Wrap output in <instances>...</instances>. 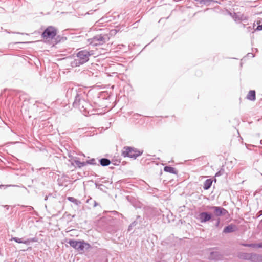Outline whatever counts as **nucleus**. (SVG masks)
<instances>
[{"instance_id": "2f4dec72", "label": "nucleus", "mask_w": 262, "mask_h": 262, "mask_svg": "<svg viewBox=\"0 0 262 262\" xmlns=\"http://www.w3.org/2000/svg\"><path fill=\"white\" fill-rule=\"evenodd\" d=\"M195 1L199 2L200 4H201L202 0H194Z\"/></svg>"}, {"instance_id": "5701e85b", "label": "nucleus", "mask_w": 262, "mask_h": 262, "mask_svg": "<svg viewBox=\"0 0 262 262\" xmlns=\"http://www.w3.org/2000/svg\"><path fill=\"white\" fill-rule=\"evenodd\" d=\"M88 105V103L85 101V103H81V104L80 105V108H79L80 109L84 108V110H86L87 109L86 106Z\"/></svg>"}, {"instance_id": "20e7f679", "label": "nucleus", "mask_w": 262, "mask_h": 262, "mask_svg": "<svg viewBox=\"0 0 262 262\" xmlns=\"http://www.w3.org/2000/svg\"><path fill=\"white\" fill-rule=\"evenodd\" d=\"M57 29L53 26H50L45 29L42 33L41 36L43 38L52 39L57 35Z\"/></svg>"}, {"instance_id": "f8f14e48", "label": "nucleus", "mask_w": 262, "mask_h": 262, "mask_svg": "<svg viewBox=\"0 0 262 262\" xmlns=\"http://www.w3.org/2000/svg\"><path fill=\"white\" fill-rule=\"evenodd\" d=\"M246 98L249 100L254 101L256 99L255 91L254 90H250L247 94Z\"/></svg>"}, {"instance_id": "4be33fe9", "label": "nucleus", "mask_w": 262, "mask_h": 262, "mask_svg": "<svg viewBox=\"0 0 262 262\" xmlns=\"http://www.w3.org/2000/svg\"><path fill=\"white\" fill-rule=\"evenodd\" d=\"M213 2V0H202L201 4L208 6L211 2Z\"/></svg>"}, {"instance_id": "bb28decb", "label": "nucleus", "mask_w": 262, "mask_h": 262, "mask_svg": "<svg viewBox=\"0 0 262 262\" xmlns=\"http://www.w3.org/2000/svg\"><path fill=\"white\" fill-rule=\"evenodd\" d=\"M256 248H262V243L256 244Z\"/></svg>"}, {"instance_id": "c756f323", "label": "nucleus", "mask_w": 262, "mask_h": 262, "mask_svg": "<svg viewBox=\"0 0 262 262\" xmlns=\"http://www.w3.org/2000/svg\"><path fill=\"white\" fill-rule=\"evenodd\" d=\"M93 161H95V159H93L91 160V162H90V164H93Z\"/></svg>"}, {"instance_id": "ddd939ff", "label": "nucleus", "mask_w": 262, "mask_h": 262, "mask_svg": "<svg viewBox=\"0 0 262 262\" xmlns=\"http://www.w3.org/2000/svg\"><path fill=\"white\" fill-rule=\"evenodd\" d=\"M164 171L170 173L177 174L178 171L173 167L170 166H165L164 167Z\"/></svg>"}, {"instance_id": "f3484780", "label": "nucleus", "mask_w": 262, "mask_h": 262, "mask_svg": "<svg viewBox=\"0 0 262 262\" xmlns=\"http://www.w3.org/2000/svg\"><path fill=\"white\" fill-rule=\"evenodd\" d=\"M99 161H100V163L101 165H102V166H108L111 163L110 160L106 158L101 159L99 160Z\"/></svg>"}, {"instance_id": "7c9ffc66", "label": "nucleus", "mask_w": 262, "mask_h": 262, "mask_svg": "<svg viewBox=\"0 0 262 262\" xmlns=\"http://www.w3.org/2000/svg\"><path fill=\"white\" fill-rule=\"evenodd\" d=\"M248 244H242V245L245 246V247H247V245H248Z\"/></svg>"}, {"instance_id": "9b49d317", "label": "nucleus", "mask_w": 262, "mask_h": 262, "mask_svg": "<svg viewBox=\"0 0 262 262\" xmlns=\"http://www.w3.org/2000/svg\"><path fill=\"white\" fill-rule=\"evenodd\" d=\"M250 260L252 262H262V255L251 254Z\"/></svg>"}, {"instance_id": "473e14b6", "label": "nucleus", "mask_w": 262, "mask_h": 262, "mask_svg": "<svg viewBox=\"0 0 262 262\" xmlns=\"http://www.w3.org/2000/svg\"><path fill=\"white\" fill-rule=\"evenodd\" d=\"M251 54L252 55V57H254L253 53H248V55Z\"/></svg>"}, {"instance_id": "7ed1b4c3", "label": "nucleus", "mask_w": 262, "mask_h": 262, "mask_svg": "<svg viewBox=\"0 0 262 262\" xmlns=\"http://www.w3.org/2000/svg\"><path fill=\"white\" fill-rule=\"evenodd\" d=\"M89 52L86 50H82L77 54V58L75 59V64H83L88 61L90 56Z\"/></svg>"}, {"instance_id": "c9c22d12", "label": "nucleus", "mask_w": 262, "mask_h": 262, "mask_svg": "<svg viewBox=\"0 0 262 262\" xmlns=\"http://www.w3.org/2000/svg\"><path fill=\"white\" fill-rule=\"evenodd\" d=\"M3 52L1 50H0V53H3Z\"/></svg>"}, {"instance_id": "e433bc0d", "label": "nucleus", "mask_w": 262, "mask_h": 262, "mask_svg": "<svg viewBox=\"0 0 262 262\" xmlns=\"http://www.w3.org/2000/svg\"><path fill=\"white\" fill-rule=\"evenodd\" d=\"M260 213H262V211H260L259 212Z\"/></svg>"}, {"instance_id": "1a4fd4ad", "label": "nucleus", "mask_w": 262, "mask_h": 262, "mask_svg": "<svg viewBox=\"0 0 262 262\" xmlns=\"http://www.w3.org/2000/svg\"><path fill=\"white\" fill-rule=\"evenodd\" d=\"M82 103H85V100L84 99H82L80 95L77 94L75 96L73 105L75 107L80 108V105Z\"/></svg>"}, {"instance_id": "393cba45", "label": "nucleus", "mask_w": 262, "mask_h": 262, "mask_svg": "<svg viewBox=\"0 0 262 262\" xmlns=\"http://www.w3.org/2000/svg\"><path fill=\"white\" fill-rule=\"evenodd\" d=\"M248 247L256 248V244H249L247 245Z\"/></svg>"}, {"instance_id": "4c0bfd02", "label": "nucleus", "mask_w": 262, "mask_h": 262, "mask_svg": "<svg viewBox=\"0 0 262 262\" xmlns=\"http://www.w3.org/2000/svg\"><path fill=\"white\" fill-rule=\"evenodd\" d=\"M260 213H262V211H260L259 212Z\"/></svg>"}, {"instance_id": "a211bd4d", "label": "nucleus", "mask_w": 262, "mask_h": 262, "mask_svg": "<svg viewBox=\"0 0 262 262\" xmlns=\"http://www.w3.org/2000/svg\"><path fill=\"white\" fill-rule=\"evenodd\" d=\"M67 199L69 201H70V202H72V203H74V204H75L76 205H79L81 203L80 201H79V200H78L76 199L75 198H74L73 197H72V196L68 197Z\"/></svg>"}, {"instance_id": "2eb2a0df", "label": "nucleus", "mask_w": 262, "mask_h": 262, "mask_svg": "<svg viewBox=\"0 0 262 262\" xmlns=\"http://www.w3.org/2000/svg\"><path fill=\"white\" fill-rule=\"evenodd\" d=\"M212 183V181L211 179L206 180L204 183L203 188L205 190L209 189L210 188Z\"/></svg>"}, {"instance_id": "b1692460", "label": "nucleus", "mask_w": 262, "mask_h": 262, "mask_svg": "<svg viewBox=\"0 0 262 262\" xmlns=\"http://www.w3.org/2000/svg\"><path fill=\"white\" fill-rule=\"evenodd\" d=\"M11 186V185H0V188H4L6 189L8 188V187Z\"/></svg>"}, {"instance_id": "39448f33", "label": "nucleus", "mask_w": 262, "mask_h": 262, "mask_svg": "<svg viewBox=\"0 0 262 262\" xmlns=\"http://www.w3.org/2000/svg\"><path fill=\"white\" fill-rule=\"evenodd\" d=\"M141 154L140 151L129 147H124L122 151V155L124 157H128L135 159L141 155Z\"/></svg>"}, {"instance_id": "423d86ee", "label": "nucleus", "mask_w": 262, "mask_h": 262, "mask_svg": "<svg viewBox=\"0 0 262 262\" xmlns=\"http://www.w3.org/2000/svg\"><path fill=\"white\" fill-rule=\"evenodd\" d=\"M208 208L210 210H212L213 211L214 215L216 216L226 215V214L228 213L227 210L221 207L209 206Z\"/></svg>"}, {"instance_id": "aec40b11", "label": "nucleus", "mask_w": 262, "mask_h": 262, "mask_svg": "<svg viewBox=\"0 0 262 262\" xmlns=\"http://www.w3.org/2000/svg\"><path fill=\"white\" fill-rule=\"evenodd\" d=\"M75 164L77 165L79 168L83 167L86 165V163L84 162H81L80 161H75Z\"/></svg>"}, {"instance_id": "0eeeda50", "label": "nucleus", "mask_w": 262, "mask_h": 262, "mask_svg": "<svg viewBox=\"0 0 262 262\" xmlns=\"http://www.w3.org/2000/svg\"><path fill=\"white\" fill-rule=\"evenodd\" d=\"M212 217V215L207 212H203L198 215V220L201 223H206L210 221Z\"/></svg>"}, {"instance_id": "f257e3e1", "label": "nucleus", "mask_w": 262, "mask_h": 262, "mask_svg": "<svg viewBox=\"0 0 262 262\" xmlns=\"http://www.w3.org/2000/svg\"><path fill=\"white\" fill-rule=\"evenodd\" d=\"M110 37L107 34H98L88 40L90 45L94 46L101 45L108 41Z\"/></svg>"}, {"instance_id": "c85d7f7f", "label": "nucleus", "mask_w": 262, "mask_h": 262, "mask_svg": "<svg viewBox=\"0 0 262 262\" xmlns=\"http://www.w3.org/2000/svg\"><path fill=\"white\" fill-rule=\"evenodd\" d=\"M219 224H220V219H219L217 220V223H216V226H219Z\"/></svg>"}, {"instance_id": "dca6fc26", "label": "nucleus", "mask_w": 262, "mask_h": 262, "mask_svg": "<svg viewBox=\"0 0 262 262\" xmlns=\"http://www.w3.org/2000/svg\"><path fill=\"white\" fill-rule=\"evenodd\" d=\"M251 255V254L250 253H242L239 254L238 256L241 259L250 260Z\"/></svg>"}, {"instance_id": "6e6552de", "label": "nucleus", "mask_w": 262, "mask_h": 262, "mask_svg": "<svg viewBox=\"0 0 262 262\" xmlns=\"http://www.w3.org/2000/svg\"><path fill=\"white\" fill-rule=\"evenodd\" d=\"M12 240L18 243H23L26 245L29 244L31 242H35L37 241L35 238H28L27 239H24L23 238H20L18 237H13Z\"/></svg>"}, {"instance_id": "a878e982", "label": "nucleus", "mask_w": 262, "mask_h": 262, "mask_svg": "<svg viewBox=\"0 0 262 262\" xmlns=\"http://www.w3.org/2000/svg\"><path fill=\"white\" fill-rule=\"evenodd\" d=\"M5 31L8 33H17V34H20V33H19V32H10L9 31H8L7 30H5Z\"/></svg>"}, {"instance_id": "6ab92c4d", "label": "nucleus", "mask_w": 262, "mask_h": 262, "mask_svg": "<svg viewBox=\"0 0 262 262\" xmlns=\"http://www.w3.org/2000/svg\"><path fill=\"white\" fill-rule=\"evenodd\" d=\"M256 24L257 25V26L255 29H254V31H253L252 33H254L255 31H261L262 30V24H260V21L257 20L256 21Z\"/></svg>"}, {"instance_id": "cd10ccee", "label": "nucleus", "mask_w": 262, "mask_h": 262, "mask_svg": "<svg viewBox=\"0 0 262 262\" xmlns=\"http://www.w3.org/2000/svg\"><path fill=\"white\" fill-rule=\"evenodd\" d=\"M4 11H5V9L3 8L0 7V12H4Z\"/></svg>"}, {"instance_id": "f03ea898", "label": "nucleus", "mask_w": 262, "mask_h": 262, "mask_svg": "<svg viewBox=\"0 0 262 262\" xmlns=\"http://www.w3.org/2000/svg\"><path fill=\"white\" fill-rule=\"evenodd\" d=\"M68 243L71 247L79 252L83 251L84 249H89L91 247V245L84 241H77L75 240H70Z\"/></svg>"}, {"instance_id": "9d476101", "label": "nucleus", "mask_w": 262, "mask_h": 262, "mask_svg": "<svg viewBox=\"0 0 262 262\" xmlns=\"http://www.w3.org/2000/svg\"><path fill=\"white\" fill-rule=\"evenodd\" d=\"M237 230V227L233 224H230L225 227L223 230V233H229L233 232Z\"/></svg>"}, {"instance_id": "412c9836", "label": "nucleus", "mask_w": 262, "mask_h": 262, "mask_svg": "<svg viewBox=\"0 0 262 262\" xmlns=\"http://www.w3.org/2000/svg\"><path fill=\"white\" fill-rule=\"evenodd\" d=\"M255 23H254L253 24V26H249V27H247L246 28V32H250L252 31V32H253V31H254V29H255Z\"/></svg>"}, {"instance_id": "4468645a", "label": "nucleus", "mask_w": 262, "mask_h": 262, "mask_svg": "<svg viewBox=\"0 0 262 262\" xmlns=\"http://www.w3.org/2000/svg\"><path fill=\"white\" fill-rule=\"evenodd\" d=\"M209 258L214 260H219L221 258V255L218 252H212L210 253Z\"/></svg>"}, {"instance_id": "72a5a7b5", "label": "nucleus", "mask_w": 262, "mask_h": 262, "mask_svg": "<svg viewBox=\"0 0 262 262\" xmlns=\"http://www.w3.org/2000/svg\"><path fill=\"white\" fill-rule=\"evenodd\" d=\"M118 66H123V64H120V63H118Z\"/></svg>"}, {"instance_id": "f704fd0d", "label": "nucleus", "mask_w": 262, "mask_h": 262, "mask_svg": "<svg viewBox=\"0 0 262 262\" xmlns=\"http://www.w3.org/2000/svg\"><path fill=\"white\" fill-rule=\"evenodd\" d=\"M108 66H114V64H109Z\"/></svg>"}]
</instances>
